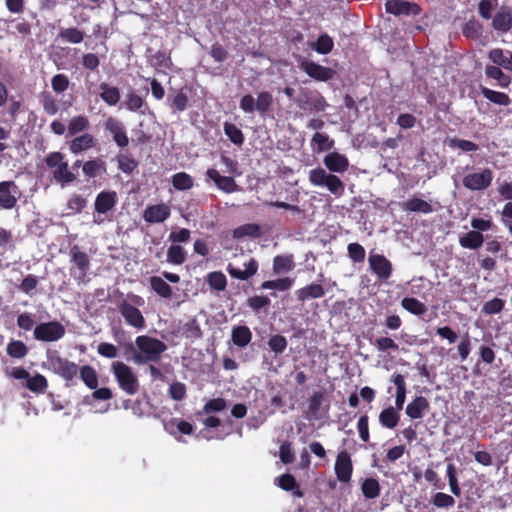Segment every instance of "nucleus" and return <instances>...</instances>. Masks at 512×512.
I'll return each mask as SVG.
<instances>
[{"label": "nucleus", "instance_id": "f257e3e1", "mask_svg": "<svg viewBox=\"0 0 512 512\" xmlns=\"http://www.w3.org/2000/svg\"><path fill=\"white\" fill-rule=\"evenodd\" d=\"M135 344L138 351L134 362L139 365L159 362L162 354L167 350V345L163 341L148 335L137 336Z\"/></svg>", "mask_w": 512, "mask_h": 512}, {"label": "nucleus", "instance_id": "f03ea898", "mask_svg": "<svg viewBox=\"0 0 512 512\" xmlns=\"http://www.w3.org/2000/svg\"><path fill=\"white\" fill-rule=\"evenodd\" d=\"M46 362L42 366L65 380L66 385L77 377L79 366L67 358L61 357L56 350H47Z\"/></svg>", "mask_w": 512, "mask_h": 512}, {"label": "nucleus", "instance_id": "7ed1b4c3", "mask_svg": "<svg viewBox=\"0 0 512 512\" xmlns=\"http://www.w3.org/2000/svg\"><path fill=\"white\" fill-rule=\"evenodd\" d=\"M308 179L313 186L326 187L336 197L344 194L345 185L343 181L338 176L327 173L322 167L311 169Z\"/></svg>", "mask_w": 512, "mask_h": 512}, {"label": "nucleus", "instance_id": "20e7f679", "mask_svg": "<svg viewBox=\"0 0 512 512\" xmlns=\"http://www.w3.org/2000/svg\"><path fill=\"white\" fill-rule=\"evenodd\" d=\"M295 102L301 110L309 113L324 112L328 107L326 99L319 91L308 88L300 89Z\"/></svg>", "mask_w": 512, "mask_h": 512}, {"label": "nucleus", "instance_id": "39448f33", "mask_svg": "<svg viewBox=\"0 0 512 512\" xmlns=\"http://www.w3.org/2000/svg\"><path fill=\"white\" fill-rule=\"evenodd\" d=\"M112 370L119 387L127 395H135L139 391L138 378L130 366L118 361L112 364Z\"/></svg>", "mask_w": 512, "mask_h": 512}, {"label": "nucleus", "instance_id": "423d86ee", "mask_svg": "<svg viewBox=\"0 0 512 512\" xmlns=\"http://www.w3.org/2000/svg\"><path fill=\"white\" fill-rule=\"evenodd\" d=\"M70 275L78 283H85L88 272L91 267L89 255L81 251L78 245H74L70 249Z\"/></svg>", "mask_w": 512, "mask_h": 512}, {"label": "nucleus", "instance_id": "0eeeda50", "mask_svg": "<svg viewBox=\"0 0 512 512\" xmlns=\"http://www.w3.org/2000/svg\"><path fill=\"white\" fill-rule=\"evenodd\" d=\"M65 333L64 325L54 320L37 324L33 330V337L42 342H55L62 339Z\"/></svg>", "mask_w": 512, "mask_h": 512}, {"label": "nucleus", "instance_id": "6e6552de", "mask_svg": "<svg viewBox=\"0 0 512 512\" xmlns=\"http://www.w3.org/2000/svg\"><path fill=\"white\" fill-rule=\"evenodd\" d=\"M493 180V172L484 168L481 172H474L465 175L462 179L463 186L471 191H482L487 189Z\"/></svg>", "mask_w": 512, "mask_h": 512}, {"label": "nucleus", "instance_id": "1a4fd4ad", "mask_svg": "<svg viewBox=\"0 0 512 512\" xmlns=\"http://www.w3.org/2000/svg\"><path fill=\"white\" fill-rule=\"evenodd\" d=\"M21 192L14 181L0 182V208L5 210L13 209Z\"/></svg>", "mask_w": 512, "mask_h": 512}, {"label": "nucleus", "instance_id": "9d476101", "mask_svg": "<svg viewBox=\"0 0 512 512\" xmlns=\"http://www.w3.org/2000/svg\"><path fill=\"white\" fill-rule=\"evenodd\" d=\"M299 67L310 78L321 82H327L333 79L336 74L332 68L322 66L314 61L309 60L302 61Z\"/></svg>", "mask_w": 512, "mask_h": 512}, {"label": "nucleus", "instance_id": "9b49d317", "mask_svg": "<svg viewBox=\"0 0 512 512\" xmlns=\"http://www.w3.org/2000/svg\"><path fill=\"white\" fill-rule=\"evenodd\" d=\"M118 310L128 325L136 329L145 327V318L141 311L127 300H122L118 304Z\"/></svg>", "mask_w": 512, "mask_h": 512}, {"label": "nucleus", "instance_id": "f8f14e48", "mask_svg": "<svg viewBox=\"0 0 512 512\" xmlns=\"http://www.w3.org/2000/svg\"><path fill=\"white\" fill-rule=\"evenodd\" d=\"M334 471L337 479L342 483L350 482L353 473V464L350 454L343 450L340 451L335 460Z\"/></svg>", "mask_w": 512, "mask_h": 512}, {"label": "nucleus", "instance_id": "ddd939ff", "mask_svg": "<svg viewBox=\"0 0 512 512\" xmlns=\"http://www.w3.org/2000/svg\"><path fill=\"white\" fill-rule=\"evenodd\" d=\"M385 10L387 13L395 16L418 15L421 12V8L418 4L405 0H387L385 3Z\"/></svg>", "mask_w": 512, "mask_h": 512}, {"label": "nucleus", "instance_id": "4468645a", "mask_svg": "<svg viewBox=\"0 0 512 512\" xmlns=\"http://www.w3.org/2000/svg\"><path fill=\"white\" fill-rule=\"evenodd\" d=\"M369 266L377 275L378 279L385 281L392 274V263L382 254H371L369 256Z\"/></svg>", "mask_w": 512, "mask_h": 512}, {"label": "nucleus", "instance_id": "2eb2a0df", "mask_svg": "<svg viewBox=\"0 0 512 512\" xmlns=\"http://www.w3.org/2000/svg\"><path fill=\"white\" fill-rule=\"evenodd\" d=\"M170 208L166 204L149 205L143 211V219L150 224L162 223L170 217Z\"/></svg>", "mask_w": 512, "mask_h": 512}, {"label": "nucleus", "instance_id": "dca6fc26", "mask_svg": "<svg viewBox=\"0 0 512 512\" xmlns=\"http://www.w3.org/2000/svg\"><path fill=\"white\" fill-rule=\"evenodd\" d=\"M206 176L215 183L216 187L219 190H221V191H223L225 193H233V192L238 191V189H239L238 185L235 182L233 177H231V176H222L214 168L207 169Z\"/></svg>", "mask_w": 512, "mask_h": 512}, {"label": "nucleus", "instance_id": "f3484780", "mask_svg": "<svg viewBox=\"0 0 512 512\" xmlns=\"http://www.w3.org/2000/svg\"><path fill=\"white\" fill-rule=\"evenodd\" d=\"M97 140L90 133H83L79 136H75L71 141L68 142L69 150L72 154L78 155L84 151L96 147Z\"/></svg>", "mask_w": 512, "mask_h": 512}, {"label": "nucleus", "instance_id": "a211bd4d", "mask_svg": "<svg viewBox=\"0 0 512 512\" xmlns=\"http://www.w3.org/2000/svg\"><path fill=\"white\" fill-rule=\"evenodd\" d=\"M492 26L502 34L509 32L512 28V9L501 7L493 17Z\"/></svg>", "mask_w": 512, "mask_h": 512}, {"label": "nucleus", "instance_id": "6ab92c4d", "mask_svg": "<svg viewBox=\"0 0 512 512\" xmlns=\"http://www.w3.org/2000/svg\"><path fill=\"white\" fill-rule=\"evenodd\" d=\"M244 266L245 269L241 270L236 268L233 264L229 263L226 270L231 277L245 281L254 276L259 268L258 262L254 258H251L247 263L244 264Z\"/></svg>", "mask_w": 512, "mask_h": 512}, {"label": "nucleus", "instance_id": "aec40b11", "mask_svg": "<svg viewBox=\"0 0 512 512\" xmlns=\"http://www.w3.org/2000/svg\"><path fill=\"white\" fill-rule=\"evenodd\" d=\"M117 202V194L115 191H102L95 199L94 208L99 214H105L112 210Z\"/></svg>", "mask_w": 512, "mask_h": 512}, {"label": "nucleus", "instance_id": "412c9836", "mask_svg": "<svg viewBox=\"0 0 512 512\" xmlns=\"http://www.w3.org/2000/svg\"><path fill=\"white\" fill-rule=\"evenodd\" d=\"M325 166L330 172L343 173L349 166L347 157L338 152L328 153L323 160Z\"/></svg>", "mask_w": 512, "mask_h": 512}, {"label": "nucleus", "instance_id": "4be33fe9", "mask_svg": "<svg viewBox=\"0 0 512 512\" xmlns=\"http://www.w3.org/2000/svg\"><path fill=\"white\" fill-rule=\"evenodd\" d=\"M429 409V401L423 396H417L407 405L405 412L411 419H420Z\"/></svg>", "mask_w": 512, "mask_h": 512}, {"label": "nucleus", "instance_id": "5701e85b", "mask_svg": "<svg viewBox=\"0 0 512 512\" xmlns=\"http://www.w3.org/2000/svg\"><path fill=\"white\" fill-rule=\"evenodd\" d=\"M297 300L305 302L310 299L322 298L325 295V289L321 284L311 283L296 291Z\"/></svg>", "mask_w": 512, "mask_h": 512}, {"label": "nucleus", "instance_id": "b1692460", "mask_svg": "<svg viewBox=\"0 0 512 512\" xmlns=\"http://www.w3.org/2000/svg\"><path fill=\"white\" fill-rule=\"evenodd\" d=\"M231 339L239 348L246 347L252 340V332L246 325H238L232 328Z\"/></svg>", "mask_w": 512, "mask_h": 512}, {"label": "nucleus", "instance_id": "393cba45", "mask_svg": "<svg viewBox=\"0 0 512 512\" xmlns=\"http://www.w3.org/2000/svg\"><path fill=\"white\" fill-rule=\"evenodd\" d=\"M100 98L109 106H116L121 98L120 90L116 86H111L106 82H102L99 85Z\"/></svg>", "mask_w": 512, "mask_h": 512}, {"label": "nucleus", "instance_id": "a878e982", "mask_svg": "<svg viewBox=\"0 0 512 512\" xmlns=\"http://www.w3.org/2000/svg\"><path fill=\"white\" fill-rule=\"evenodd\" d=\"M488 57L495 65L512 71V52L505 53L500 48H494L489 51Z\"/></svg>", "mask_w": 512, "mask_h": 512}, {"label": "nucleus", "instance_id": "bb28decb", "mask_svg": "<svg viewBox=\"0 0 512 512\" xmlns=\"http://www.w3.org/2000/svg\"><path fill=\"white\" fill-rule=\"evenodd\" d=\"M327 402L324 391H315L308 399V415L318 419L322 406Z\"/></svg>", "mask_w": 512, "mask_h": 512}, {"label": "nucleus", "instance_id": "cd10ccee", "mask_svg": "<svg viewBox=\"0 0 512 512\" xmlns=\"http://www.w3.org/2000/svg\"><path fill=\"white\" fill-rule=\"evenodd\" d=\"M295 268L294 257L292 254L277 255L273 259V273H287Z\"/></svg>", "mask_w": 512, "mask_h": 512}, {"label": "nucleus", "instance_id": "c85d7f7f", "mask_svg": "<svg viewBox=\"0 0 512 512\" xmlns=\"http://www.w3.org/2000/svg\"><path fill=\"white\" fill-rule=\"evenodd\" d=\"M399 420L400 414L398 409L392 406L383 409L379 414V423L387 429H394L398 425Z\"/></svg>", "mask_w": 512, "mask_h": 512}, {"label": "nucleus", "instance_id": "c756f323", "mask_svg": "<svg viewBox=\"0 0 512 512\" xmlns=\"http://www.w3.org/2000/svg\"><path fill=\"white\" fill-rule=\"evenodd\" d=\"M484 237L478 231H469L463 236L459 237V244L465 249L476 250L483 245Z\"/></svg>", "mask_w": 512, "mask_h": 512}, {"label": "nucleus", "instance_id": "7c9ffc66", "mask_svg": "<svg viewBox=\"0 0 512 512\" xmlns=\"http://www.w3.org/2000/svg\"><path fill=\"white\" fill-rule=\"evenodd\" d=\"M402 207L408 212H420L423 214H429L433 212V206L420 198L413 197L403 202Z\"/></svg>", "mask_w": 512, "mask_h": 512}, {"label": "nucleus", "instance_id": "2f4dec72", "mask_svg": "<svg viewBox=\"0 0 512 512\" xmlns=\"http://www.w3.org/2000/svg\"><path fill=\"white\" fill-rule=\"evenodd\" d=\"M151 289L160 297L170 299L173 295L172 287L161 277L152 276L149 279Z\"/></svg>", "mask_w": 512, "mask_h": 512}, {"label": "nucleus", "instance_id": "473e14b6", "mask_svg": "<svg viewBox=\"0 0 512 512\" xmlns=\"http://www.w3.org/2000/svg\"><path fill=\"white\" fill-rule=\"evenodd\" d=\"M78 374L89 389H96L98 387V374L94 367L90 365L81 366L79 367Z\"/></svg>", "mask_w": 512, "mask_h": 512}, {"label": "nucleus", "instance_id": "72a5a7b5", "mask_svg": "<svg viewBox=\"0 0 512 512\" xmlns=\"http://www.w3.org/2000/svg\"><path fill=\"white\" fill-rule=\"evenodd\" d=\"M485 75L497 81V84L502 88H507L511 84V77L500 69L497 65H487L485 68Z\"/></svg>", "mask_w": 512, "mask_h": 512}, {"label": "nucleus", "instance_id": "f704fd0d", "mask_svg": "<svg viewBox=\"0 0 512 512\" xmlns=\"http://www.w3.org/2000/svg\"><path fill=\"white\" fill-rule=\"evenodd\" d=\"M261 235V227L255 223L243 224L233 230V237L236 239L244 237L259 238Z\"/></svg>", "mask_w": 512, "mask_h": 512}, {"label": "nucleus", "instance_id": "c9c22d12", "mask_svg": "<svg viewBox=\"0 0 512 512\" xmlns=\"http://www.w3.org/2000/svg\"><path fill=\"white\" fill-rule=\"evenodd\" d=\"M481 94L485 99L494 104L500 106H509L511 104L509 95L504 92L495 91L487 87H481Z\"/></svg>", "mask_w": 512, "mask_h": 512}, {"label": "nucleus", "instance_id": "e433bc0d", "mask_svg": "<svg viewBox=\"0 0 512 512\" xmlns=\"http://www.w3.org/2000/svg\"><path fill=\"white\" fill-rule=\"evenodd\" d=\"M90 127L89 119L84 115H78L70 119L67 132L68 136H76Z\"/></svg>", "mask_w": 512, "mask_h": 512}, {"label": "nucleus", "instance_id": "4c0bfd02", "mask_svg": "<svg viewBox=\"0 0 512 512\" xmlns=\"http://www.w3.org/2000/svg\"><path fill=\"white\" fill-rule=\"evenodd\" d=\"M25 387L33 393L41 394L47 390L48 381L44 375L36 373L34 376H29Z\"/></svg>", "mask_w": 512, "mask_h": 512}, {"label": "nucleus", "instance_id": "58836bf2", "mask_svg": "<svg viewBox=\"0 0 512 512\" xmlns=\"http://www.w3.org/2000/svg\"><path fill=\"white\" fill-rule=\"evenodd\" d=\"M85 33L76 27L61 28L58 38L71 44H79L84 40Z\"/></svg>", "mask_w": 512, "mask_h": 512}, {"label": "nucleus", "instance_id": "ea45409f", "mask_svg": "<svg viewBox=\"0 0 512 512\" xmlns=\"http://www.w3.org/2000/svg\"><path fill=\"white\" fill-rule=\"evenodd\" d=\"M82 170L86 177L94 178L98 176L101 172L106 171V165L105 162L100 158H95L86 161L82 165Z\"/></svg>", "mask_w": 512, "mask_h": 512}, {"label": "nucleus", "instance_id": "a19ab883", "mask_svg": "<svg viewBox=\"0 0 512 512\" xmlns=\"http://www.w3.org/2000/svg\"><path fill=\"white\" fill-rule=\"evenodd\" d=\"M401 306L409 313L417 316L427 312L426 305L414 297H404L401 300Z\"/></svg>", "mask_w": 512, "mask_h": 512}, {"label": "nucleus", "instance_id": "79ce46f5", "mask_svg": "<svg viewBox=\"0 0 512 512\" xmlns=\"http://www.w3.org/2000/svg\"><path fill=\"white\" fill-rule=\"evenodd\" d=\"M361 491L366 499H375L380 495L381 487L377 479L366 478L361 483Z\"/></svg>", "mask_w": 512, "mask_h": 512}, {"label": "nucleus", "instance_id": "37998d69", "mask_svg": "<svg viewBox=\"0 0 512 512\" xmlns=\"http://www.w3.org/2000/svg\"><path fill=\"white\" fill-rule=\"evenodd\" d=\"M118 168L125 174H131L138 166V162L131 153H119L116 156Z\"/></svg>", "mask_w": 512, "mask_h": 512}, {"label": "nucleus", "instance_id": "c03bdc74", "mask_svg": "<svg viewBox=\"0 0 512 512\" xmlns=\"http://www.w3.org/2000/svg\"><path fill=\"white\" fill-rule=\"evenodd\" d=\"M150 63L155 69H171L173 62L169 52L159 50L150 58Z\"/></svg>", "mask_w": 512, "mask_h": 512}, {"label": "nucleus", "instance_id": "a18cd8bd", "mask_svg": "<svg viewBox=\"0 0 512 512\" xmlns=\"http://www.w3.org/2000/svg\"><path fill=\"white\" fill-rule=\"evenodd\" d=\"M53 178L63 186L73 182L76 179V175L68 170V163L65 161L53 170Z\"/></svg>", "mask_w": 512, "mask_h": 512}, {"label": "nucleus", "instance_id": "49530a36", "mask_svg": "<svg viewBox=\"0 0 512 512\" xmlns=\"http://www.w3.org/2000/svg\"><path fill=\"white\" fill-rule=\"evenodd\" d=\"M206 281L212 290L223 291L227 286V279L223 272L213 271L207 274Z\"/></svg>", "mask_w": 512, "mask_h": 512}, {"label": "nucleus", "instance_id": "de8ad7c7", "mask_svg": "<svg viewBox=\"0 0 512 512\" xmlns=\"http://www.w3.org/2000/svg\"><path fill=\"white\" fill-rule=\"evenodd\" d=\"M166 261L174 265H181L186 261V252L180 245H171L167 251Z\"/></svg>", "mask_w": 512, "mask_h": 512}, {"label": "nucleus", "instance_id": "09e8293b", "mask_svg": "<svg viewBox=\"0 0 512 512\" xmlns=\"http://www.w3.org/2000/svg\"><path fill=\"white\" fill-rule=\"evenodd\" d=\"M6 351L10 357L22 359L28 354V347L20 340H11L7 344Z\"/></svg>", "mask_w": 512, "mask_h": 512}, {"label": "nucleus", "instance_id": "8fccbe9b", "mask_svg": "<svg viewBox=\"0 0 512 512\" xmlns=\"http://www.w3.org/2000/svg\"><path fill=\"white\" fill-rule=\"evenodd\" d=\"M225 135L229 140L235 144L241 146L244 143V135L242 131L235 125L229 122H225L223 125Z\"/></svg>", "mask_w": 512, "mask_h": 512}, {"label": "nucleus", "instance_id": "3c124183", "mask_svg": "<svg viewBox=\"0 0 512 512\" xmlns=\"http://www.w3.org/2000/svg\"><path fill=\"white\" fill-rule=\"evenodd\" d=\"M43 110L48 115H55L59 110V105L54 96L49 92H42L39 96Z\"/></svg>", "mask_w": 512, "mask_h": 512}, {"label": "nucleus", "instance_id": "603ef678", "mask_svg": "<svg viewBox=\"0 0 512 512\" xmlns=\"http://www.w3.org/2000/svg\"><path fill=\"white\" fill-rule=\"evenodd\" d=\"M172 185L176 190H188L193 187V179L185 172H178L172 176Z\"/></svg>", "mask_w": 512, "mask_h": 512}, {"label": "nucleus", "instance_id": "864d4df0", "mask_svg": "<svg viewBox=\"0 0 512 512\" xmlns=\"http://www.w3.org/2000/svg\"><path fill=\"white\" fill-rule=\"evenodd\" d=\"M334 47V41L332 37H330L328 34H321L315 44L313 45V49L319 53L326 55L330 53L333 50Z\"/></svg>", "mask_w": 512, "mask_h": 512}, {"label": "nucleus", "instance_id": "5fc2aeb1", "mask_svg": "<svg viewBox=\"0 0 512 512\" xmlns=\"http://www.w3.org/2000/svg\"><path fill=\"white\" fill-rule=\"evenodd\" d=\"M256 103V111H258L261 115L266 114L270 107L273 104V96L268 91H262L257 95Z\"/></svg>", "mask_w": 512, "mask_h": 512}, {"label": "nucleus", "instance_id": "6e6d98bb", "mask_svg": "<svg viewBox=\"0 0 512 512\" xmlns=\"http://www.w3.org/2000/svg\"><path fill=\"white\" fill-rule=\"evenodd\" d=\"M247 306L255 313H259L262 309L270 306L271 301L268 296L254 295L246 301Z\"/></svg>", "mask_w": 512, "mask_h": 512}, {"label": "nucleus", "instance_id": "4d7b16f0", "mask_svg": "<svg viewBox=\"0 0 512 512\" xmlns=\"http://www.w3.org/2000/svg\"><path fill=\"white\" fill-rule=\"evenodd\" d=\"M505 306V301L501 298H493L486 301L482 306V313L485 315H494L500 313Z\"/></svg>", "mask_w": 512, "mask_h": 512}, {"label": "nucleus", "instance_id": "13d9d810", "mask_svg": "<svg viewBox=\"0 0 512 512\" xmlns=\"http://www.w3.org/2000/svg\"><path fill=\"white\" fill-rule=\"evenodd\" d=\"M268 346L275 354H282L287 348V340L283 335H272L268 341Z\"/></svg>", "mask_w": 512, "mask_h": 512}, {"label": "nucleus", "instance_id": "bf43d9fd", "mask_svg": "<svg viewBox=\"0 0 512 512\" xmlns=\"http://www.w3.org/2000/svg\"><path fill=\"white\" fill-rule=\"evenodd\" d=\"M70 81L65 74H56L51 79V86L55 93L60 94L66 91L69 87Z\"/></svg>", "mask_w": 512, "mask_h": 512}, {"label": "nucleus", "instance_id": "052dcab7", "mask_svg": "<svg viewBox=\"0 0 512 512\" xmlns=\"http://www.w3.org/2000/svg\"><path fill=\"white\" fill-rule=\"evenodd\" d=\"M348 257L356 263L363 262L365 259V249L359 243H350L347 247Z\"/></svg>", "mask_w": 512, "mask_h": 512}, {"label": "nucleus", "instance_id": "680f3d73", "mask_svg": "<svg viewBox=\"0 0 512 512\" xmlns=\"http://www.w3.org/2000/svg\"><path fill=\"white\" fill-rule=\"evenodd\" d=\"M432 504L437 508H449L455 504V499L449 494L437 492L432 497Z\"/></svg>", "mask_w": 512, "mask_h": 512}, {"label": "nucleus", "instance_id": "e2e57ef3", "mask_svg": "<svg viewBox=\"0 0 512 512\" xmlns=\"http://www.w3.org/2000/svg\"><path fill=\"white\" fill-rule=\"evenodd\" d=\"M87 200L78 194H73L68 202L67 209L70 210L73 214L81 213L82 210L86 207Z\"/></svg>", "mask_w": 512, "mask_h": 512}, {"label": "nucleus", "instance_id": "0e129e2a", "mask_svg": "<svg viewBox=\"0 0 512 512\" xmlns=\"http://www.w3.org/2000/svg\"><path fill=\"white\" fill-rule=\"evenodd\" d=\"M449 146L451 148H458L464 152H475L478 150V145L470 140L451 138L449 139Z\"/></svg>", "mask_w": 512, "mask_h": 512}, {"label": "nucleus", "instance_id": "69168bd1", "mask_svg": "<svg viewBox=\"0 0 512 512\" xmlns=\"http://www.w3.org/2000/svg\"><path fill=\"white\" fill-rule=\"evenodd\" d=\"M447 477H448L451 492L455 496H460L461 489L458 484L456 467L453 463H449L447 465Z\"/></svg>", "mask_w": 512, "mask_h": 512}, {"label": "nucleus", "instance_id": "338daca9", "mask_svg": "<svg viewBox=\"0 0 512 512\" xmlns=\"http://www.w3.org/2000/svg\"><path fill=\"white\" fill-rule=\"evenodd\" d=\"M183 335L186 338H199L202 336L201 328L196 319H191L184 324Z\"/></svg>", "mask_w": 512, "mask_h": 512}, {"label": "nucleus", "instance_id": "774afa93", "mask_svg": "<svg viewBox=\"0 0 512 512\" xmlns=\"http://www.w3.org/2000/svg\"><path fill=\"white\" fill-rule=\"evenodd\" d=\"M125 104H126V108L129 111L137 112L144 105V100L142 99L141 96L137 95L136 93L129 92L126 95V102H125Z\"/></svg>", "mask_w": 512, "mask_h": 512}]
</instances>
